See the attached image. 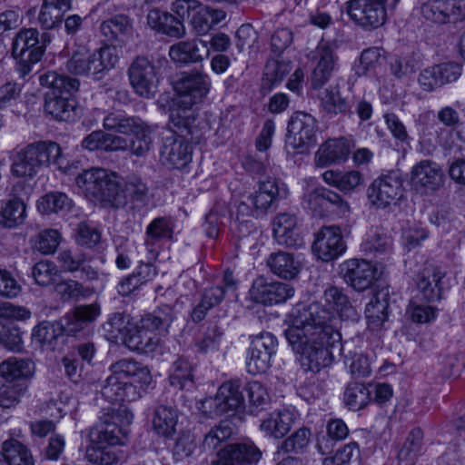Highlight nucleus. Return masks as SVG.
Wrapping results in <instances>:
<instances>
[{"instance_id":"bb28decb","label":"nucleus","mask_w":465,"mask_h":465,"mask_svg":"<svg viewBox=\"0 0 465 465\" xmlns=\"http://www.w3.org/2000/svg\"><path fill=\"white\" fill-rule=\"evenodd\" d=\"M262 456L261 450L252 443L228 445L213 465H252Z\"/></svg>"},{"instance_id":"6e6552de","label":"nucleus","mask_w":465,"mask_h":465,"mask_svg":"<svg viewBox=\"0 0 465 465\" xmlns=\"http://www.w3.org/2000/svg\"><path fill=\"white\" fill-rule=\"evenodd\" d=\"M245 407V400L238 381L223 382L214 397L206 398L200 402L199 411L205 416L213 418L222 415L235 417Z\"/></svg>"},{"instance_id":"39448f33","label":"nucleus","mask_w":465,"mask_h":465,"mask_svg":"<svg viewBox=\"0 0 465 465\" xmlns=\"http://www.w3.org/2000/svg\"><path fill=\"white\" fill-rule=\"evenodd\" d=\"M119 62V51L114 45H103L91 51L86 45H77L66 62V69L74 75L103 79Z\"/></svg>"},{"instance_id":"e433bc0d","label":"nucleus","mask_w":465,"mask_h":465,"mask_svg":"<svg viewBox=\"0 0 465 465\" xmlns=\"http://www.w3.org/2000/svg\"><path fill=\"white\" fill-rule=\"evenodd\" d=\"M388 296V291H379L366 305L365 313L371 329L377 330L386 322L389 307Z\"/></svg>"},{"instance_id":"6e6d98bb","label":"nucleus","mask_w":465,"mask_h":465,"mask_svg":"<svg viewBox=\"0 0 465 465\" xmlns=\"http://www.w3.org/2000/svg\"><path fill=\"white\" fill-rule=\"evenodd\" d=\"M62 12L64 8H60L54 2L45 0L40 11L38 21L45 29H53L62 22Z\"/></svg>"},{"instance_id":"37998d69","label":"nucleus","mask_w":465,"mask_h":465,"mask_svg":"<svg viewBox=\"0 0 465 465\" xmlns=\"http://www.w3.org/2000/svg\"><path fill=\"white\" fill-rule=\"evenodd\" d=\"M131 316L125 312H114L102 325L105 338L111 341H124L131 329Z\"/></svg>"},{"instance_id":"3c124183","label":"nucleus","mask_w":465,"mask_h":465,"mask_svg":"<svg viewBox=\"0 0 465 465\" xmlns=\"http://www.w3.org/2000/svg\"><path fill=\"white\" fill-rule=\"evenodd\" d=\"M150 133V128L144 122L139 130L131 133L132 138L127 142V150L132 155L144 157L149 153L152 146Z\"/></svg>"},{"instance_id":"603ef678","label":"nucleus","mask_w":465,"mask_h":465,"mask_svg":"<svg viewBox=\"0 0 465 465\" xmlns=\"http://www.w3.org/2000/svg\"><path fill=\"white\" fill-rule=\"evenodd\" d=\"M193 366L188 360L179 358L173 362V371L170 375V384L183 390L193 386Z\"/></svg>"},{"instance_id":"c03bdc74","label":"nucleus","mask_w":465,"mask_h":465,"mask_svg":"<svg viewBox=\"0 0 465 465\" xmlns=\"http://www.w3.org/2000/svg\"><path fill=\"white\" fill-rule=\"evenodd\" d=\"M236 431V425L230 419L222 420L204 436L203 448L204 450H214L220 444L229 440Z\"/></svg>"},{"instance_id":"f3484780","label":"nucleus","mask_w":465,"mask_h":465,"mask_svg":"<svg viewBox=\"0 0 465 465\" xmlns=\"http://www.w3.org/2000/svg\"><path fill=\"white\" fill-rule=\"evenodd\" d=\"M310 59L314 64L311 76L312 87L322 88L330 80L338 60L336 47L329 42H321L311 53Z\"/></svg>"},{"instance_id":"473e14b6","label":"nucleus","mask_w":465,"mask_h":465,"mask_svg":"<svg viewBox=\"0 0 465 465\" xmlns=\"http://www.w3.org/2000/svg\"><path fill=\"white\" fill-rule=\"evenodd\" d=\"M267 265L277 276L285 279H294L300 272L301 262L293 254L286 252H278L270 254Z\"/></svg>"},{"instance_id":"20e7f679","label":"nucleus","mask_w":465,"mask_h":465,"mask_svg":"<svg viewBox=\"0 0 465 465\" xmlns=\"http://www.w3.org/2000/svg\"><path fill=\"white\" fill-rule=\"evenodd\" d=\"M39 83L48 89L45 94V112L57 121H74L77 108L73 96L79 89V80L49 71L39 76Z\"/></svg>"},{"instance_id":"a211bd4d","label":"nucleus","mask_w":465,"mask_h":465,"mask_svg":"<svg viewBox=\"0 0 465 465\" xmlns=\"http://www.w3.org/2000/svg\"><path fill=\"white\" fill-rule=\"evenodd\" d=\"M287 195V186L277 179L260 181L258 190L247 197L252 205V214L255 217L264 214L277 197L285 198Z\"/></svg>"},{"instance_id":"79ce46f5","label":"nucleus","mask_w":465,"mask_h":465,"mask_svg":"<svg viewBox=\"0 0 465 465\" xmlns=\"http://www.w3.org/2000/svg\"><path fill=\"white\" fill-rule=\"evenodd\" d=\"M321 108L330 115L346 114L350 112V106L345 98L341 94L338 85H330L319 94Z\"/></svg>"},{"instance_id":"2eb2a0df","label":"nucleus","mask_w":465,"mask_h":465,"mask_svg":"<svg viewBox=\"0 0 465 465\" xmlns=\"http://www.w3.org/2000/svg\"><path fill=\"white\" fill-rule=\"evenodd\" d=\"M249 295L254 302L272 305L285 302L292 298L294 295V288L289 283L259 276L252 282Z\"/></svg>"},{"instance_id":"dca6fc26","label":"nucleus","mask_w":465,"mask_h":465,"mask_svg":"<svg viewBox=\"0 0 465 465\" xmlns=\"http://www.w3.org/2000/svg\"><path fill=\"white\" fill-rule=\"evenodd\" d=\"M28 186L25 182H17L11 190L10 198L3 202L0 211V225L15 228L23 224L26 218L25 198Z\"/></svg>"},{"instance_id":"680f3d73","label":"nucleus","mask_w":465,"mask_h":465,"mask_svg":"<svg viewBox=\"0 0 465 465\" xmlns=\"http://www.w3.org/2000/svg\"><path fill=\"white\" fill-rule=\"evenodd\" d=\"M270 365L271 358L267 356V352H262V351L250 347L246 361V368L249 373L252 375L264 373L270 368Z\"/></svg>"},{"instance_id":"c756f323","label":"nucleus","mask_w":465,"mask_h":465,"mask_svg":"<svg viewBox=\"0 0 465 465\" xmlns=\"http://www.w3.org/2000/svg\"><path fill=\"white\" fill-rule=\"evenodd\" d=\"M173 233V224L170 218L157 217L147 226L144 245L150 254V259L158 255L157 243L163 240H170Z\"/></svg>"},{"instance_id":"2f4dec72","label":"nucleus","mask_w":465,"mask_h":465,"mask_svg":"<svg viewBox=\"0 0 465 465\" xmlns=\"http://www.w3.org/2000/svg\"><path fill=\"white\" fill-rule=\"evenodd\" d=\"M176 317L173 307L168 304L158 306L153 312L146 313L140 320V327L145 328L153 334H165Z\"/></svg>"},{"instance_id":"5fc2aeb1","label":"nucleus","mask_w":465,"mask_h":465,"mask_svg":"<svg viewBox=\"0 0 465 465\" xmlns=\"http://www.w3.org/2000/svg\"><path fill=\"white\" fill-rule=\"evenodd\" d=\"M58 272L56 265L50 261H40L32 268L35 282L40 286H49L54 283Z\"/></svg>"},{"instance_id":"9b49d317","label":"nucleus","mask_w":465,"mask_h":465,"mask_svg":"<svg viewBox=\"0 0 465 465\" xmlns=\"http://www.w3.org/2000/svg\"><path fill=\"white\" fill-rule=\"evenodd\" d=\"M127 75L134 92L142 98L152 99L157 93L158 69L146 56L139 55L130 64Z\"/></svg>"},{"instance_id":"f704fd0d","label":"nucleus","mask_w":465,"mask_h":465,"mask_svg":"<svg viewBox=\"0 0 465 465\" xmlns=\"http://www.w3.org/2000/svg\"><path fill=\"white\" fill-rule=\"evenodd\" d=\"M148 192L146 183L136 174H129L121 181L120 199L123 203L129 201L144 205L148 200Z\"/></svg>"},{"instance_id":"ddd939ff","label":"nucleus","mask_w":465,"mask_h":465,"mask_svg":"<svg viewBox=\"0 0 465 465\" xmlns=\"http://www.w3.org/2000/svg\"><path fill=\"white\" fill-rule=\"evenodd\" d=\"M308 208L317 216H343L350 212L349 203L337 193L325 187H317L305 198Z\"/></svg>"},{"instance_id":"bf43d9fd","label":"nucleus","mask_w":465,"mask_h":465,"mask_svg":"<svg viewBox=\"0 0 465 465\" xmlns=\"http://www.w3.org/2000/svg\"><path fill=\"white\" fill-rule=\"evenodd\" d=\"M422 439V430L420 428L412 429L399 451V459L412 461L420 451Z\"/></svg>"},{"instance_id":"393cba45","label":"nucleus","mask_w":465,"mask_h":465,"mask_svg":"<svg viewBox=\"0 0 465 465\" xmlns=\"http://www.w3.org/2000/svg\"><path fill=\"white\" fill-rule=\"evenodd\" d=\"M298 220L294 213H281L272 222L273 236L278 244L286 247L300 248L304 245L303 238L297 229Z\"/></svg>"},{"instance_id":"49530a36","label":"nucleus","mask_w":465,"mask_h":465,"mask_svg":"<svg viewBox=\"0 0 465 465\" xmlns=\"http://www.w3.org/2000/svg\"><path fill=\"white\" fill-rule=\"evenodd\" d=\"M104 178L99 183V192L96 193L97 199L111 203L114 205H120L123 201L120 199L121 181L114 173H109L104 170Z\"/></svg>"},{"instance_id":"412c9836","label":"nucleus","mask_w":465,"mask_h":465,"mask_svg":"<svg viewBox=\"0 0 465 465\" xmlns=\"http://www.w3.org/2000/svg\"><path fill=\"white\" fill-rule=\"evenodd\" d=\"M462 67L459 63H441L421 71L418 82L422 90L430 92L438 86L455 82L460 77Z\"/></svg>"},{"instance_id":"7c9ffc66","label":"nucleus","mask_w":465,"mask_h":465,"mask_svg":"<svg viewBox=\"0 0 465 465\" xmlns=\"http://www.w3.org/2000/svg\"><path fill=\"white\" fill-rule=\"evenodd\" d=\"M350 154V145L344 138L330 139L322 143L315 153V164L324 167L344 162Z\"/></svg>"},{"instance_id":"13d9d810","label":"nucleus","mask_w":465,"mask_h":465,"mask_svg":"<svg viewBox=\"0 0 465 465\" xmlns=\"http://www.w3.org/2000/svg\"><path fill=\"white\" fill-rule=\"evenodd\" d=\"M57 261L64 272H74L86 262V255L80 251L63 250L58 253Z\"/></svg>"},{"instance_id":"72a5a7b5","label":"nucleus","mask_w":465,"mask_h":465,"mask_svg":"<svg viewBox=\"0 0 465 465\" xmlns=\"http://www.w3.org/2000/svg\"><path fill=\"white\" fill-rule=\"evenodd\" d=\"M35 369L30 359L10 357L0 364V376L9 382L27 380L34 375Z\"/></svg>"},{"instance_id":"f257e3e1","label":"nucleus","mask_w":465,"mask_h":465,"mask_svg":"<svg viewBox=\"0 0 465 465\" xmlns=\"http://www.w3.org/2000/svg\"><path fill=\"white\" fill-rule=\"evenodd\" d=\"M325 305L312 302L299 305L289 314L284 336L305 371L314 373L330 366L335 354H342L341 335L334 327L335 311L341 320L355 322L359 313L341 288L328 287L323 292Z\"/></svg>"},{"instance_id":"de8ad7c7","label":"nucleus","mask_w":465,"mask_h":465,"mask_svg":"<svg viewBox=\"0 0 465 465\" xmlns=\"http://www.w3.org/2000/svg\"><path fill=\"white\" fill-rule=\"evenodd\" d=\"M73 201L64 193L52 192L42 196L37 203V208L44 214L57 213L69 211Z\"/></svg>"},{"instance_id":"4d7b16f0","label":"nucleus","mask_w":465,"mask_h":465,"mask_svg":"<svg viewBox=\"0 0 465 465\" xmlns=\"http://www.w3.org/2000/svg\"><path fill=\"white\" fill-rule=\"evenodd\" d=\"M391 74L397 79L411 76L416 71V63L411 55H394L390 61Z\"/></svg>"},{"instance_id":"4468645a","label":"nucleus","mask_w":465,"mask_h":465,"mask_svg":"<svg viewBox=\"0 0 465 465\" xmlns=\"http://www.w3.org/2000/svg\"><path fill=\"white\" fill-rule=\"evenodd\" d=\"M317 124L315 118L310 114L296 112L288 124L286 148L302 151L315 142Z\"/></svg>"},{"instance_id":"c9c22d12","label":"nucleus","mask_w":465,"mask_h":465,"mask_svg":"<svg viewBox=\"0 0 465 465\" xmlns=\"http://www.w3.org/2000/svg\"><path fill=\"white\" fill-rule=\"evenodd\" d=\"M124 343L128 349L141 353L152 352L155 350L158 339L145 328L140 327V322L130 329L124 337Z\"/></svg>"},{"instance_id":"b1692460","label":"nucleus","mask_w":465,"mask_h":465,"mask_svg":"<svg viewBox=\"0 0 465 465\" xmlns=\"http://www.w3.org/2000/svg\"><path fill=\"white\" fill-rule=\"evenodd\" d=\"M102 35L110 44L104 45H114L121 54V48L126 45L133 37L134 27L132 20L125 15H116L105 21L100 25Z\"/></svg>"},{"instance_id":"f03ea898","label":"nucleus","mask_w":465,"mask_h":465,"mask_svg":"<svg viewBox=\"0 0 465 465\" xmlns=\"http://www.w3.org/2000/svg\"><path fill=\"white\" fill-rule=\"evenodd\" d=\"M110 371L111 374L101 388V394L112 403L138 400L142 391L152 381L148 368L130 359H123L111 364Z\"/></svg>"},{"instance_id":"423d86ee","label":"nucleus","mask_w":465,"mask_h":465,"mask_svg":"<svg viewBox=\"0 0 465 465\" xmlns=\"http://www.w3.org/2000/svg\"><path fill=\"white\" fill-rule=\"evenodd\" d=\"M62 150L57 143L37 141L19 150L14 156L10 172L16 178L32 179L40 168L58 163Z\"/></svg>"},{"instance_id":"c85d7f7f","label":"nucleus","mask_w":465,"mask_h":465,"mask_svg":"<svg viewBox=\"0 0 465 465\" xmlns=\"http://www.w3.org/2000/svg\"><path fill=\"white\" fill-rule=\"evenodd\" d=\"M193 105L184 104L178 100L176 105L170 109V128L182 137L193 135L197 131V114Z\"/></svg>"},{"instance_id":"5701e85b","label":"nucleus","mask_w":465,"mask_h":465,"mask_svg":"<svg viewBox=\"0 0 465 465\" xmlns=\"http://www.w3.org/2000/svg\"><path fill=\"white\" fill-rule=\"evenodd\" d=\"M161 159L171 168L183 169L192 161V146L185 137L172 134L163 140Z\"/></svg>"},{"instance_id":"864d4df0","label":"nucleus","mask_w":465,"mask_h":465,"mask_svg":"<svg viewBox=\"0 0 465 465\" xmlns=\"http://www.w3.org/2000/svg\"><path fill=\"white\" fill-rule=\"evenodd\" d=\"M104 169L102 168L84 170L77 175L75 179L76 184L86 194L96 197V193L99 192L101 179L104 177Z\"/></svg>"},{"instance_id":"a19ab883","label":"nucleus","mask_w":465,"mask_h":465,"mask_svg":"<svg viewBox=\"0 0 465 465\" xmlns=\"http://www.w3.org/2000/svg\"><path fill=\"white\" fill-rule=\"evenodd\" d=\"M143 122L139 117L128 115L124 112L115 111L104 116L103 125L106 130L129 135L133 131L139 130Z\"/></svg>"},{"instance_id":"a878e982","label":"nucleus","mask_w":465,"mask_h":465,"mask_svg":"<svg viewBox=\"0 0 465 465\" xmlns=\"http://www.w3.org/2000/svg\"><path fill=\"white\" fill-rule=\"evenodd\" d=\"M446 273L436 267L425 268L418 276V297L425 302H436L441 299L445 288Z\"/></svg>"},{"instance_id":"cd10ccee","label":"nucleus","mask_w":465,"mask_h":465,"mask_svg":"<svg viewBox=\"0 0 465 465\" xmlns=\"http://www.w3.org/2000/svg\"><path fill=\"white\" fill-rule=\"evenodd\" d=\"M169 55L177 64H197L209 55V48L206 43L200 39L180 41L170 47Z\"/></svg>"},{"instance_id":"0eeeda50","label":"nucleus","mask_w":465,"mask_h":465,"mask_svg":"<svg viewBox=\"0 0 465 465\" xmlns=\"http://www.w3.org/2000/svg\"><path fill=\"white\" fill-rule=\"evenodd\" d=\"M50 38L36 28H21L12 41L11 54L15 60V70L25 78L33 66L41 61Z\"/></svg>"},{"instance_id":"052dcab7","label":"nucleus","mask_w":465,"mask_h":465,"mask_svg":"<svg viewBox=\"0 0 465 465\" xmlns=\"http://www.w3.org/2000/svg\"><path fill=\"white\" fill-rule=\"evenodd\" d=\"M60 242V233L56 230L48 229L38 233L34 247L43 254L55 252Z\"/></svg>"},{"instance_id":"58836bf2","label":"nucleus","mask_w":465,"mask_h":465,"mask_svg":"<svg viewBox=\"0 0 465 465\" xmlns=\"http://www.w3.org/2000/svg\"><path fill=\"white\" fill-rule=\"evenodd\" d=\"M177 421V411L172 406L163 404L155 408L153 428L158 435L165 438L172 437L176 431Z\"/></svg>"},{"instance_id":"4c0bfd02","label":"nucleus","mask_w":465,"mask_h":465,"mask_svg":"<svg viewBox=\"0 0 465 465\" xmlns=\"http://www.w3.org/2000/svg\"><path fill=\"white\" fill-rule=\"evenodd\" d=\"M293 420V414L287 410L275 411L262 421L260 428L266 435L280 439L289 432Z\"/></svg>"},{"instance_id":"774afa93","label":"nucleus","mask_w":465,"mask_h":465,"mask_svg":"<svg viewBox=\"0 0 465 465\" xmlns=\"http://www.w3.org/2000/svg\"><path fill=\"white\" fill-rule=\"evenodd\" d=\"M223 332L217 325L209 327L203 334V339L197 342L201 352L206 353L219 349L223 340Z\"/></svg>"},{"instance_id":"7ed1b4c3","label":"nucleus","mask_w":465,"mask_h":465,"mask_svg":"<svg viewBox=\"0 0 465 465\" xmlns=\"http://www.w3.org/2000/svg\"><path fill=\"white\" fill-rule=\"evenodd\" d=\"M119 418L118 412H113L90 430L85 451L88 461L95 465H114L125 460L124 452L114 447L124 444L129 433L126 427L117 423Z\"/></svg>"},{"instance_id":"6ab92c4d","label":"nucleus","mask_w":465,"mask_h":465,"mask_svg":"<svg viewBox=\"0 0 465 465\" xmlns=\"http://www.w3.org/2000/svg\"><path fill=\"white\" fill-rule=\"evenodd\" d=\"M376 268L366 260L350 259L340 265V273L344 282L357 292H363L371 286Z\"/></svg>"},{"instance_id":"f8f14e48","label":"nucleus","mask_w":465,"mask_h":465,"mask_svg":"<svg viewBox=\"0 0 465 465\" xmlns=\"http://www.w3.org/2000/svg\"><path fill=\"white\" fill-rule=\"evenodd\" d=\"M402 194V180L396 173L379 176L367 189L370 203L378 209H385L391 204L396 203Z\"/></svg>"},{"instance_id":"9d476101","label":"nucleus","mask_w":465,"mask_h":465,"mask_svg":"<svg viewBox=\"0 0 465 465\" xmlns=\"http://www.w3.org/2000/svg\"><path fill=\"white\" fill-rule=\"evenodd\" d=\"M212 81L202 69L182 72L173 82V89L184 104L202 103L210 92Z\"/></svg>"},{"instance_id":"69168bd1","label":"nucleus","mask_w":465,"mask_h":465,"mask_svg":"<svg viewBox=\"0 0 465 465\" xmlns=\"http://www.w3.org/2000/svg\"><path fill=\"white\" fill-rule=\"evenodd\" d=\"M345 364L351 376L355 378L367 377L371 372V361L363 353L354 352L351 357L346 358Z\"/></svg>"},{"instance_id":"aec40b11","label":"nucleus","mask_w":465,"mask_h":465,"mask_svg":"<svg viewBox=\"0 0 465 465\" xmlns=\"http://www.w3.org/2000/svg\"><path fill=\"white\" fill-rule=\"evenodd\" d=\"M346 250L345 242L342 239L339 227L327 226L316 234V239L312 244V251L318 259L323 262H330Z\"/></svg>"},{"instance_id":"4be33fe9","label":"nucleus","mask_w":465,"mask_h":465,"mask_svg":"<svg viewBox=\"0 0 465 465\" xmlns=\"http://www.w3.org/2000/svg\"><path fill=\"white\" fill-rule=\"evenodd\" d=\"M411 183L417 191L421 193L434 192L443 183L442 170L435 162L420 161L411 169Z\"/></svg>"},{"instance_id":"ea45409f","label":"nucleus","mask_w":465,"mask_h":465,"mask_svg":"<svg viewBox=\"0 0 465 465\" xmlns=\"http://www.w3.org/2000/svg\"><path fill=\"white\" fill-rule=\"evenodd\" d=\"M322 180L343 193H351L362 183V175L358 171L342 172L328 170L322 174Z\"/></svg>"},{"instance_id":"338daca9","label":"nucleus","mask_w":465,"mask_h":465,"mask_svg":"<svg viewBox=\"0 0 465 465\" xmlns=\"http://www.w3.org/2000/svg\"><path fill=\"white\" fill-rule=\"evenodd\" d=\"M391 248V240L386 234L375 233L362 244V251L371 255L378 256L386 253Z\"/></svg>"},{"instance_id":"1a4fd4ad","label":"nucleus","mask_w":465,"mask_h":465,"mask_svg":"<svg viewBox=\"0 0 465 465\" xmlns=\"http://www.w3.org/2000/svg\"><path fill=\"white\" fill-rule=\"evenodd\" d=\"M398 0H349L346 12L359 26L372 30L383 25L388 10H393Z\"/></svg>"},{"instance_id":"8fccbe9b","label":"nucleus","mask_w":465,"mask_h":465,"mask_svg":"<svg viewBox=\"0 0 465 465\" xmlns=\"http://www.w3.org/2000/svg\"><path fill=\"white\" fill-rule=\"evenodd\" d=\"M63 334L59 322L44 321L33 330V340L41 346L54 349L56 340Z\"/></svg>"},{"instance_id":"e2e57ef3","label":"nucleus","mask_w":465,"mask_h":465,"mask_svg":"<svg viewBox=\"0 0 465 465\" xmlns=\"http://www.w3.org/2000/svg\"><path fill=\"white\" fill-rule=\"evenodd\" d=\"M0 343L12 351L22 350V337L19 329L13 324L0 322Z\"/></svg>"},{"instance_id":"09e8293b","label":"nucleus","mask_w":465,"mask_h":465,"mask_svg":"<svg viewBox=\"0 0 465 465\" xmlns=\"http://www.w3.org/2000/svg\"><path fill=\"white\" fill-rule=\"evenodd\" d=\"M371 401V391L361 382H351L344 391V402L351 411H360Z\"/></svg>"},{"instance_id":"0e129e2a","label":"nucleus","mask_w":465,"mask_h":465,"mask_svg":"<svg viewBox=\"0 0 465 465\" xmlns=\"http://www.w3.org/2000/svg\"><path fill=\"white\" fill-rule=\"evenodd\" d=\"M311 431L301 428L282 442L280 449L284 452H299L309 444Z\"/></svg>"},{"instance_id":"a18cd8bd","label":"nucleus","mask_w":465,"mask_h":465,"mask_svg":"<svg viewBox=\"0 0 465 465\" xmlns=\"http://www.w3.org/2000/svg\"><path fill=\"white\" fill-rule=\"evenodd\" d=\"M453 10V4L450 0H429L420 6L424 18L438 24L449 22Z\"/></svg>"}]
</instances>
